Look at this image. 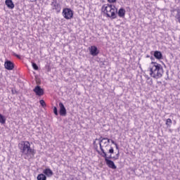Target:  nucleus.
Here are the masks:
<instances>
[{
  "label": "nucleus",
  "mask_w": 180,
  "mask_h": 180,
  "mask_svg": "<svg viewBox=\"0 0 180 180\" xmlns=\"http://www.w3.org/2000/svg\"><path fill=\"white\" fill-rule=\"evenodd\" d=\"M60 110L59 113L60 116H66L67 115V110L65 109V106L63 103H59Z\"/></svg>",
  "instance_id": "nucleus-12"
},
{
  "label": "nucleus",
  "mask_w": 180,
  "mask_h": 180,
  "mask_svg": "<svg viewBox=\"0 0 180 180\" xmlns=\"http://www.w3.org/2000/svg\"><path fill=\"white\" fill-rule=\"evenodd\" d=\"M101 12L105 15V18H109L112 20L117 18V8L115 5L110 4L103 5Z\"/></svg>",
  "instance_id": "nucleus-1"
},
{
  "label": "nucleus",
  "mask_w": 180,
  "mask_h": 180,
  "mask_svg": "<svg viewBox=\"0 0 180 180\" xmlns=\"http://www.w3.org/2000/svg\"><path fill=\"white\" fill-rule=\"evenodd\" d=\"M110 139H109L108 138H101L99 143L100 150H101V152L98 151V153L100 155H103V154H108L106 153V150L112 146H110Z\"/></svg>",
  "instance_id": "nucleus-4"
},
{
  "label": "nucleus",
  "mask_w": 180,
  "mask_h": 180,
  "mask_svg": "<svg viewBox=\"0 0 180 180\" xmlns=\"http://www.w3.org/2000/svg\"><path fill=\"white\" fill-rule=\"evenodd\" d=\"M37 180H47V176L44 174H39L37 177Z\"/></svg>",
  "instance_id": "nucleus-17"
},
{
  "label": "nucleus",
  "mask_w": 180,
  "mask_h": 180,
  "mask_svg": "<svg viewBox=\"0 0 180 180\" xmlns=\"http://www.w3.org/2000/svg\"><path fill=\"white\" fill-rule=\"evenodd\" d=\"M33 91L36 94L37 96H43L44 95V90L40 87V86H37L33 89Z\"/></svg>",
  "instance_id": "nucleus-9"
},
{
  "label": "nucleus",
  "mask_w": 180,
  "mask_h": 180,
  "mask_svg": "<svg viewBox=\"0 0 180 180\" xmlns=\"http://www.w3.org/2000/svg\"><path fill=\"white\" fill-rule=\"evenodd\" d=\"M0 123L1 124H5L6 123V118L5 116L2 115V114L0 113Z\"/></svg>",
  "instance_id": "nucleus-18"
},
{
  "label": "nucleus",
  "mask_w": 180,
  "mask_h": 180,
  "mask_svg": "<svg viewBox=\"0 0 180 180\" xmlns=\"http://www.w3.org/2000/svg\"><path fill=\"white\" fill-rule=\"evenodd\" d=\"M39 103H40L41 105H42L43 108H45L46 102L44 101V100H40Z\"/></svg>",
  "instance_id": "nucleus-21"
},
{
  "label": "nucleus",
  "mask_w": 180,
  "mask_h": 180,
  "mask_svg": "<svg viewBox=\"0 0 180 180\" xmlns=\"http://www.w3.org/2000/svg\"><path fill=\"white\" fill-rule=\"evenodd\" d=\"M4 67L6 70H8V71H12L13 68H15V65L13 63L11 60H6L4 63Z\"/></svg>",
  "instance_id": "nucleus-10"
},
{
  "label": "nucleus",
  "mask_w": 180,
  "mask_h": 180,
  "mask_svg": "<svg viewBox=\"0 0 180 180\" xmlns=\"http://www.w3.org/2000/svg\"><path fill=\"white\" fill-rule=\"evenodd\" d=\"M153 56L156 60H162V53L160 51H155Z\"/></svg>",
  "instance_id": "nucleus-15"
},
{
  "label": "nucleus",
  "mask_w": 180,
  "mask_h": 180,
  "mask_svg": "<svg viewBox=\"0 0 180 180\" xmlns=\"http://www.w3.org/2000/svg\"><path fill=\"white\" fill-rule=\"evenodd\" d=\"M149 70L150 77L156 79L161 78L164 74L162 66H161V64L156 62H151Z\"/></svg>",
  "instance_id": "nucleus-2"
},
{
  "label": "nucleus",
  "mask_w": 180,
  "mask_h": 180,
  "mask_svg": "<svg viewBox=\"0 0 180 180\" xmlns=\"http://www.w3.org/2000/svg\"><path fill=\"white\" fill-rule=\"evenodd\" d=\"M51 5L52 6V9L56 11L57 13H60V12H61V6H60V4L57 3V1H53Z\"/></svg>",
  "instance_id": "nucleus-8"
},
{
  "label": "nucleus",
  "mask_w": 180,
  "mask_h": 180,
  "mask_svg": "<svg viewBox=\"0 0 180 180\" xmlns=\"http://www.w3.org/2000/svg\"><path fill=\"white\" fill-rule=\"evenodd\" d=\"M117 150H119V146H117H117H115Z\"/></svg>",
  "instance_id": "nucleus-26"
},
{
  "label": "nucleus",
  "mask_w": 180,
  "mask_h": 180,
  "mask_svg": "<svg viewBox=\"0 0 180 180\" xmlns=\"http://www.w3.org/2000/svg\"><path fill=\"white\" fill-rule=\"evenodd\" d=\"M106 151L108 154H110V156L108 157L109 158H111V160H113L114 161H116V160H119L120 153L118 150L115 155H113V154H115V148H113V146H111L105 150V153Z\"/></svg>",
  "instance_id": "nucleus-7"
},
{
  "label": "nucleus",
  "mask_w": 180,
  "mask_h": 180,
  "mask_svg": "<svg viewBox=\"0 0 180 180\" xmlns=\"http://www.w3.org/2000/svg\"><path fill=\"white\" fill-rule=\"evenodd\" d=\"M13 56H14V57H17V58L20 59V56L16 54V53H13Z\"/></svg>",
  "instance_id": "nucleus-25"
},
{
  "label": "nucleus",
  "mask_w": 180,
  "mask_h": 180,
  "mask_svg": "<svg viewBox=\"0 0 180 180\" xmlns=\"http://www.w3.org/2000/svg\"><path fill=\"white\" fill-rule=\"evenodd\" d=\"M90 54L93 56L94 57L98 56L99 54V50H98V47L96 46H91L89 48Z\"/></svg>",
  "instance_id": "nucleus-11"
},
{
  "label": "nucleus",
  "mask_w": 180,
  "mask_h": 180,
  "mask_svg": "<svg viewBox=\"0 0 180 180\" xmlns=\"http://www.w3.org/2000/svg\"><path fill=\"white\" fill-rule=\"evenodd\" d=\"M53 112L56 116H58V111L57 110V107L53 108Z\"/></svg>",
  "instance_id": "nucleus-22"
},
{
  "label": "nucleus",
  "mask_w": 180,
  "mask_h": 180,
  "mask_svg": "<svg viewBox=\"0 0 180 180\" xmlns=\"http://www.w3.org/2000/svg\"><path fill=\"white\" fill-rule=\"evenodd\" d=\"M32 65L34 70H35V71H37V70H39V66H37V65L35 63L32 62Z\"/></svg>",
  "instance_id": "nucleus-20"
},
{
  "label": "nucleus",
  "mask_w": 180,
  "mask_h": 180,
  "mask_svg": "<svg viewBox=\"0 0 180 180\" xmlns=\"http://www.w3.org/2000/svg\"><path fill=\"white\" fill-rule=\"evenodd\" d=\"M171 124H172V120L171 118H168L166 120V125L167 127H171Z\"/></svg>",
  "instance_id": "nucleus-19"
},
{
  "label": "nucleus",
  "mask_w": 180,
  "mask_h": 180,
  "mask_svg": "<svg viewBox=\"0 0 180 180\" xmlns=\"http://www.w3.org/2000/svg\"><path fill=\"white\" fill-rule=\"evenodd\" d=\"M101 156L103 157V158H105V164L106 165H108V168H110L111 169H116L117 168L116 165H115V162L110 160H112V158H109L108 157V154L103 153V155H102Z\"/></svg>",
  "instance_id": "nucleus-6"
},
{
  "label": "nucleus",
  "mask_w": 180,
  "mask_h": 180,
  "mask_svg": "<svg viewBox=\"0 0 180 180\" xmlns=\"http://www.w3.org/2000/svg\"><path fill=\"white\" fill-rule=\"evenodd\" d=\"M5 4L8 9H13L15 8V4L12 0H6Z\"/></svg>",
  "instance_id": "nucleus-14"
},
{
  "label": "nucleus",
  "mask_w": 180,
  "mask_h": 180,
  "mask_svg": "<svg viewBox=\"0 0 180 180\" xmlns=\"http://www.w3.org/2000/svg\"><path fill=\"white\" fill-rule=\"evenodd\" d=\"M43 174H44L46 176H48V178H51V176L53 175L54 173H53V170H51V169L46 168L43 170Z\"/></svg>",
  "instance_id": "nucleus-13"
},
{
  "label": "nucleus",
  "mask_w": 180,
  "mask_h": 180,
  "mask_svg": "<svg viewBox=\"0 0 180 180\" xmlns=\"http://www.w3.org/2000/svg\"><path fill=\"white\" fill-rule=\"evenodd\" d=\"M109 4H115L116 2V0H107Z\"/></svg>",
  "instance_id": "nucleus-24"
},
{
  "label": "nucleus",
  "mask_w": 180,
  "mask_h": 180,
  "mask_svg": "<svg viewBox=\"0 0 180 180\" xmlns=\"http://www.w3.org/2000/svg\"><path fill=\"white\" fill-rule=\"evenodd\" d=\"M110 141L112 143V144H114V146H117V143L113 141V139H110Z\"/></svg>",
  "instance_id": "nucleus-23"
},
{
  "label": "nucleus",
  "mask_w": 180,
  "mask_h": 180,
  "mask_svg": "<svg viewBox=\"0 0 180 180\" xmlns=\"http://www.w3.org/2000/svg\"><path fill=\"white\" fill-rule=\"evenodd\" d=\"M18 148L24 155H32L36 154V150L32 148L30 142L28 141H22L18 143Z\"/></svg>",
  "instance_id": "nucleus-3"
},
{
  "label": "nucleus",
  "mask_w": 180,
  "mask_h": 180,
  "mask_svg": "<svg viewBox=\"0 0 180 180\" xmlns=\"http://www.w3.org/2000/svg\"><path fill=\"white\" fill-rule=\"evenodd\" d=\"M118 16L120 18H124L126 15V10L123 8H120L117 12Z\"/></svg>",
  "instance_id": "nucleus-16"
},
{
  "label": "nucleus",
  "mask_w": 180,
  "mask_h": 180,
  "mask_svg": "<svg viewBox=\"0 0 180 180\" xmlns=\"http://www.w3.org/2000/svg\"><path fill=\"white\" fill-rule=\"evenodd\" d=\"M62 16H63L64 19L66 20H70L74 18V11L70 8H65L62 11Z\"/></svg>",
  "instance_id": "nucleus-5"
}]
</instances>
